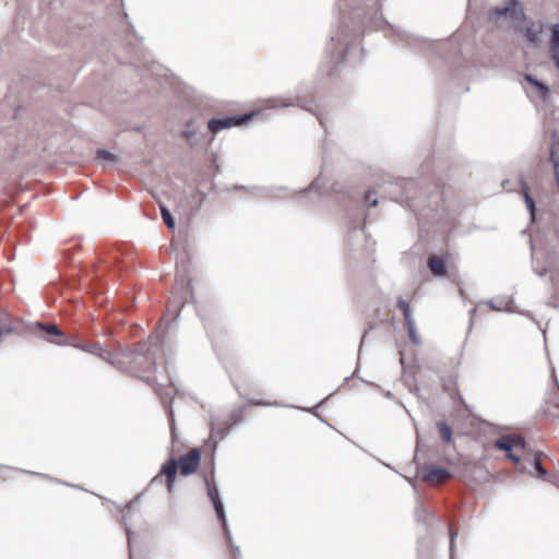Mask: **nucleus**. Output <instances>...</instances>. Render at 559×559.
I'll list each match as a JSON object with an SVG mask.
<instances>
[{
	"label": "nucleus",
	"instance_id": "nucleus-1",
	"mask_svg": "<svg viewBox=\"0 0 559 559\" xmlns=\"http://www.w3.org/2000/svg\"><path fill=\"white\" fill-rule=\"evenodd\" d=\"M525 17L523 7L519 0H508L487 12V19L497 27H506L511 24H520Z\"/></svg>",
	"mask_w": 559,
	"mask_h": 559
},
{
	"label": "nucleus",
	"instance_id": "nucleus-2",
	"mask_svg": "<svg viewBox=\"0 0 559 559\" xmlns=\"http://www.w3.org/2000/svg\"><path fill=\"white\" fill-rule=\"evenodd\" d=\"M252 117V114H245L238 116H230L224 118H214L211 119L207 123L210 131L213 133H217L224 129H228L230 127L240 126L247 122Z\"/></svg>",
	"mask_w": 559,
	"mask_h": 559
},
{
	"label": "nucleus",
	"instance_id": "nucleus-3",
	"mask_svg": "<svg viewBox=\"0 0 559 559\" xmlns=\"http://www.w3.org/2000/svg\"><path fill=\"white\" fill-rule=\"evenodd\" d=\"M201 452L198 448L191 449L187 454L179 457L178 466L183 476L193 474L200 465Z\"/></svg>",
	"mask_w": 559,
	"mask_h": 559
},
{
	"label": "nucleus",
	"instance_id": "nucleus-4",
	"mask_svg": "<svg viewBox=\"0 0 559 559\" xmlns=\"http://www.w3.org/2000/svg\"><path fill=\"white\" fill-rule=\"evenodd\" d=\"M207 496L213 503L217 518L222 521L223 527L226 528V515L222 499L219 497V491L216 484L211 483L207 478H205Z\"/></svg>",
	"mask_w": 559,
	"mask_h": 559
},
{
	"label": "nucleus",
	"instance_id": "nucleus-5",
	"mask_svg": "<svg viewBox=\"0 0 559 559\" xmlns=\"http://www.w3.org/2000/svg\"><path fill=\"white\" fill-rule=\"evenodd\" d=\"M156 360L155 350H153L152 346H139L134 353L132 361L143 369H146L147 366H154Z\"/></svg>",
	"mask_w": 559,
	"mask_h": 559
},
{
	"label": "nucleus",
	"instance_id": "nucleus-6",
	"mask_svg": "<svg viewBox=\"0 0 559 559\" xmlns=\"http://www.w3.org/2000/svg\"><path fill=\"white\" fill-rule=\"evenodd\" d=\"M450 477L448 469L436 465H425L421 468V478L428 483H442Z\"/></svg>",
	"mask_w": 559,
	"mask_h": 559
},
{
	"label": "nucleus",
	"instance_id": "nucleus-7",
	"mask_svg": "<svg viewBox=\"0 0 559 559\" xmlns=\"http://www.w3.org/2000/svg\"><path fill=\"white\" fill-rule=\"evenodd\" d=\"M548 29L550 32L549 53L556 69L559 71V24H549Z\"/></svg>",
	"mask_w": 559,
	"mask_h": 559
},
{
	"label": "nucleus",
	"instance_id": "nucleus-8",
	"mask_svg": "<svg viewBox=\"0 0 559 559\" xmlns=\"http://www.w3.org/2000/svg\"><path fill=\"white\" fill-rule=\"evenodd\" d=\"M520 185H521V188H522L523 198H524L526 207H527V210L530 212V215H531V219L534 221L535 219V211H536L535 202L532 199V197L530 194V188H528L526 181L524 180V178L522 176L520 177Z\"/></svg>",
	"mask_w": 559,
	"mask_h": 559
},
{
	"label": "nucleus",
	"instance_id": "nucleus-9",
	"mask_svg": "<svg viewBox=\"0 0 559 559\" xmlns=\"http://www.w3.org/2000/svg\"><path fill=\"white\" fill-rule=\"evenodd\" d=\"M486 304L493 311H513L511 307L513 299L511 297H503L498 300H488Z\"/></svg>",
	"mask_w": 559,
	"mask_h": 559
},
{
	"label": "nucleus",
	"instance_id": "nucleus-10",
	"mask_svg": "<svg viewBox=\"0 0 559 559\" xmlns=\"http://www.w3.org/2000/svg\"><path fill=\"white\" fill-rule=\"evenodd\" d=\"M543 33V26L542 25H535L532 23L530 26H527L524 29V36L532 45H537L540 41V35Z\"/></svg>",
	"mask_w": 559,
	"mask_h": 559
},
{
	"label": "nucleus",
	"instance_id": "nucleus-11",
	"mask_svg": "<svg viewBox=\"0 0 559 559\" xmlns=\"http://www.w3.org/2000/svg\"><path fill=\"white\" fill-rule=\"evenodd\" d=\"M428 267L430 270V272L433 274V275H444L445 272H447V269H445V265L443 263V261L436 257V255H431L429 257L428 259Z\"/></svg>",
	"mask_w": 559,
	"mask_h": 559
},
{
	"label": "nucleus",
	"instance_id": "nucleus-12",
	"mask_svg": "<svg viewBox=\"0 0 559 559\" xmlns=\"http://www.w3.org/2000/svg\"><path fill=\"white\" fill-rule=\"evenodd\" d=\"M178 468L177 460L171 459L162 465L160 472L166 476V478L175 479Z\"/></svg>",
	"mask_w": 559,
	"mask_h": 559
},
{
	"label": "nucleus",
	"instance_id": "nucleus-13",
	"mask_svg": "<svg viewBox=\"0 0 559 559\" xmlns=\"http://www.w3.org/2000/svg\"><path fill=\"white\" fill-rule=\"evenodd\" d=\"M438 431L442 438V440L447 443H450L452 440V429L451 427L444 423V421H438L437 423Z\"/></svg>",
	"mask_w": 559,
	"mask_h": 559
},
{
	"label": "nucleus",
	"instance_id": "nucleus-14",
	"mask_svg": "<svg viewBox=\"0 0 559 559\" xmlns=\"http://www.w3.org/2000/svg\"><path fill=\"white\" fill-rule=\"evenodd\" d=\"M405 325H406L411 341L416 345L420 344V338L416 332L415 320L414 319L406 320Z\"/></svg>",
	"mask_w": 559,
	"mask_h": 559
},
{
	"label": "nucleus",
	"instance_id": "nucleus-15",
	"mask_svg": "<svg viewBox=\"0 0 559 559\" xmlns=\"http://www.w3.org/2000/svg\"><path fill=\"white\" fill-rule=\"evenodd\" d=\"M159 207L164 223L167 225L168 228L174 229L176 227V222L170 211L163 204H160Z\"/></svg>",
	"mask_w": 559,
	"mask_h": 559
},
{
	"label": "nucleus",
	"instance_id": "nucleus-16",
	"mask_svg": "<svg viewBox=\"0 0 559 559\" xmlns=\"http://www.w3.org/2000/svg\"><path fill=\"white\" fill-rule=\"evenodd\" d=\"M495 447L499 450L507 452V454L512 452V449H513L509 436H503V437L499 438L498 440H496Z\"/></svg>",
	"mask_w": 559,
	"mask_h": 559
},
{
	"label": "nucleus",
	"instance_id": "nucleus-17",
	"mask_svg": "<svg viewBox=\"0 0 559 559\" xmlns=\"http://www.w3.org/2000/svg\"><path fill=\"white\" fill-rule=\"evenodd\" d=\"M524 80L527 81L528 83H531L533 86H535L539 91L542 96H545L547 94V92H548L547 86L544 83L536 80L533 75L525 74Z\"/></svg>",
	"mask_w": 559,
	"mask_h": 559
},
{
	"label": "nucleus",
	"instance_id": "nucleus-18",
	"mask_svg": "<svg viewBox=\"0 0 559 559\" xmlns=\"http://www.w3.org/2000/svg\"><path fill=\"white\" fill-rule=\"evenodd\" d=\"M331 40L335 41L336 38L332 37ZM337 41L340 43L341 48H340V51H338V55H337V61L336 62L337 63H342V62H344L345 56L348 52V47H347V43L343 38L337 37Z\"/></svg>",
	"mask_w": 559,
	"mask_h": 559
},
{
	"label": "nucleus",
	"instance_id": "nucleus-19",
	"mask_svg": "<svg viewBox=\"0 0 559 559\" xmlns=\"http://www.w3.org/2000/svg\"><path fill=\"white\" fill-rule=\"evenodd\" d=\"M96 157L98 159L107 160L110 163H116L119 159V157L116 154L110 153L109 151L106 150H97Z\"/></svg>",
	"mask_w": 559,
	"mask_h": 559
},
{
	"label": "nucleus",
	"instance_id": "nucleus-20",
	"mask_svg": "<svg viewBox=\"0 0 559 559\" xmlns=\"http://www.w3.org/2000/svg\"><path fill=\"white\" fill-rule=\"evenodd\" d=\"M397 307L402 310L405 321L413 319L412 309H411L409 305L402 297H400L397 299Z\"/></svg>",
	"mask_w": 559,
	"mask_h": 559
},
{
	"label": "nucleus",
	"instance_id": "nucleus-21",
	"mask_svg": "<svg viewBox=\"0 0 559 559\" xmlns=\"http://www.w3.org/2000/svg\"><path fill=\"white\" fill-rule=\"evenodd\" d=\"M510 440H511V443H512V448H518V449H521V450H526V441L525 439L520 436V435H510L509 436Z\"/></svg>",
	"mask_w": 559,
	"mask_h": 559
},
{
	"label": "nucleus",
	"instance_id": "nucleus-22",
	"mask_svg": "<svg viewBox=\"0 0 559 559\" xmlns=\"http://www.w3.org/2000/svg\"><path fill=\"white\" fill-rule=\"evenodd\" d=\"M78 347L86 353H90V354H93L96 356H97V352H99L102 348L100 344H97V343H95V344L84 343V344L79 345Z\"/></svg>",
	"mask_w": 559,
	"mask_h": 559
},
{
	"label": "nucleus",
	"instance_id": "nucleus-23",
	"mask_svg": "<svg viewBox=\"0 0 559 559\" xmlns=\"http://www.w3.org/2000/svg\"><path fill=\"white\" fill-rule=\"evenodd\" d=\"M38 326L49 335H56V336L62 335V332L55 324H38Z\"/></svg>",
	"mask_w": 559,
	"mask_h": 559
},
{
	"label": "nucleus",
	"instance_id": "nucleus-24",
	"mask_svg": "<svg viewBox=\"0 0 559 559\" xmlns=\"http://www.w3.org/2000/svg\"><path fill=\"white\" fill-rule=\"evenodd\" d=\"M224 531H225L226 537L228 538L229 544H230V546H231V548H233L234 558H235V559H239V558H240V556H241L240 547H239V546L234 545V543H233V538H231V535H230V531H229V528H228V525H227V524H226V528H224Z\"/></svg>",
	"mask_w": 559,
	"mask_h": 559
},
{
	"label": "nucleus",
	"instance_id": "nucleus-25",
	"mask_svg": "<svg viewBox=\"0 0 559 559\" xmlns=\"http://www.w3.org/2000/svg\"><path fill=\"white\" fill-rule=\"evenodd\" d=\"M97 356L108 364L116 366V362L111 359V354L108 350L100 348V350L97 352Z\"/></svg>",
	"mask_w": 559,
	"mask_h": 559
},
{
	"label": "nucleus",
	"instance_id": "nucleus-26",
	"mask_svg": "<svg viewBox=\"0 0 559 559\" xmlns=\"http://www.w3.org/2000/svg\"><path fill=\"white\" fill-rule=\"evenodd\" d=\"M457 534L450 530V559L454 558V551H455V538Z\"/></svg>",
	"mask_w": 559,
	"mask_h": 559
},
{
	"label": "nucleus",
	"instance_id": "nucleus-27",
	"mask_svg": "<svg viewBox=\"0 0 559 559\" xmlns=\"http://www.w3.org/2000/svg\"><path fill=\"white\" fill-rule=\"evenodd\" d=\"M533 466L535 468V471L537 472L538 476L539 477H543L547 474L546 469L543 467L538 457H535L534 462H533Z\"/></svg>",
	"mask_w": 559,
	"mask_h": 559
},
{
	"label": "nucleus",
	"instance_id": "nucleus-28",
	"mask_svg": "<svg viewBox=\"0 0 559 559\" xmlns=\"http://www.w3.org/2000/svg\"><path fill=\"white\" fill-rule=\"evenodd\" d=\"M374 193L372 191H368L366 193V202L369 204V206H376L378 204V199L373 197Z\"/></svg>",
	"mask_w": 559,
	"mask_h": 559
},
{
	"label": "nucleus",
	"instance_id": "nucleus-29",
	"mask_svg": "<svg viewBox=\"0 0 559 559\" xmlns=\"http://www.w3.org/2000/svg\"><path fill=\"white\" fill-rule=\"evenodd\" d=\"M249 403L251 405H255V406H280V404L277 402L264 403L263 401H258V400H250Z\"/></svg>",
	"mask_w": 559,
	"mask_h": 559
},
{
	"label": "nucleus",
	"instance_id": "nucleus-30",
	"mask_svg": "<svg viewBox=\"0 0 559 559\" xmlns=\"http://www.w3.org/2000/svg\"><path fill=\"white\" fill-rule=\"evenodd\" d=\"M197 132L194 130L188 129L183 131V136L189 141L195 140Z\"/></svg>",
	"mask_w": 559,
	"mask_h": 559
},
{
	"label": "nucleus",
	"instance_id": "nucleus-31",
	"mask_svg": "<svg viewBox=\"0 0 559 559\" xmlns=\"http://www.w3.org/2000/svg\"><path fill=\"white\" fill-rule=\"evenodd\" d=\"M507 456L515 464H519L521 461L520 456L513 454L512 452L508 453Z\"/></svg>",
	"mask_w": 559,
	"mask_h": 559
},
{
	"label": "nucleus",
	"instance_id": "nucleus-32",
	"mask_svg": "<svg viewBox=\"0 0 559 559\" xmlns=\"http://www.w3.org/2000/svg\"><path fill=\"white\" fill-rule=\"evenodd\" d=\"M174 483H175V479L167 478V489H168V491H173Z\"/></svg>",
	"mask_w": 559,
	"mask_h": 559
},
{
	"label": "nucleus",
	"instance_id": "nucleus-33",
	"mask_svg": "<svg viewBox=\"0 0 559 559\" xmlns=\"http://www.w3.org/2000/svg\"><path fill=\"white\" fill-rule=\"evenodd\" d=\"M162 483V478L159 476H155L152 480H151V484H154V483Z\"/></svg>",
	"mask_w": 559,
	"mask_h": 559
},
{
	"label": "nucleus",
	"instance_id": "nucleus-34",
	"mask_svg": "<svg viewBox=\"0 0 559 559\" xmlns=\"http://www.w3.org/2000/svg\"><path fill=\"white\" fill-rule=\"evenodd\" d=\"M12 330L11 329H5L4 325L2 324V330H1V333L4 334V333H11Z\"/></svg>",
	"mask_w": 559,
	"mask_h": 559
},
{
	"label": "nucleus",
	"instance_id": "nucleus-35",
	"mask_svg": "<svg viewBox=\"0 0 559 559\" xmlns=\"http://www.w3.org/2000/svg\"><path fill=\"white\" fill-rule=\"evenodd\" d=\"M227 430H228V428H226L225 430H223L221 432V439L224 438L227 435Z\"/></svg>",
	"mask_w": 559,
	"mask_h": 559
},
{
	"label": "nucleus",
	"instance_id": "nucleus-36",
	"mask_svg": "<svg viewBox=\"0 0 559 559\" xmlns=\"http://www.w3.org/2000/svg\"><path fill=\"white\" fill-rule=\"evenodd\" d=\"M239 417H240L239 415L234 414L233 415L234 421H237L239 419Z\"/></svg>",
	"mask_w": 559,
	"mask_h": 559
},
{
	"label": "nucleus",
	"instance_id": "nucleus-37",
	"mask_svg": "<svg viewBox=\"0 0 559 559\" xmlns=\"http://www.w3.org/2000/svg\"><path fill=\"white\" fill-rule=\"evenodd\" d=\"M314 185H317V181H313V183H311V189L314 187Z\"/></svg>",
	"mask_w": 559,
	"mask_h": 559
},
{
	"label": "nucleus",
	"instance_id": "nucleus-38",
	"mask_svg": "<svg viewBox=\"0 0 559 559\" xmlns=\"http://www.w3.org/2000/svg\"><path fill=\"white\" fill-rule=\"evenodd\" d=\"M314 185H317V181H313V183H311V189L314 187Z\"/></svg>",
	"mask_w": 559,
	"mask_h": 559
},
{
	"label": "nucleus",
	"instance_id": "nucleus-39",
	"mask_svg": "<svg viewBox=\"0 0 559 559\" xmlns=\"http://www.w3.org/2000/svg\"><path fill=\"white\" fill-rule=\"evenodd\" d=\"M128 539L130 540V532L127 531Z\"/></svg>",
	"mask_w": 559,
	"mask_h": 559
}]
</instances>
